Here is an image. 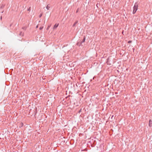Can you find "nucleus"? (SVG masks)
<instances>
[{
  "label": "nucleus",
  "instance_id": "f257e3e1",
  "mask_svg": "<svg viewBox=\"0 0 152 152\" xmlns=\"http://www.w3.org/2000/svg\"><path fill=\"white\" fill-rule=\"evenodd\" d=\"M138 8V4L136 2L135 3L133 7V13L134 14L136 12Z\"/></svg>",
  "mask_w": 152,
  "mask_h": 152
},
{
  "label": "nucleus",
  "instance_id": "f03ea898",
  "mask_svg": "<svg viewBox=\"0 0 152 152\" xmlns=\"http://www.w3.org/2000/svg\"><path fill=\"white\" fill-rule=\"evenodd\" d=\"M58 25H59V24L58 23V24H56H56L54 25V26H53V29H56L58 27Z\"/></svg>",
  "mask_w": 152,
  "mask_h": 152
},
{
  "label": "nucleus",
  "instance_id": "7ed1b4c3",
  "mask_svg": "<svg viewBox=\"0 0 152 152\" xmlns=\"http://www.w3.org/2000/svg\"><path fill=\"white\" fill-rule=\"evenodd\" d=\"M149 125L150 127L152 126V121L151 119L149 121Z\"/></svg>",
  "mask_w": 152,
  "mask_h": 152
},
{
  "label": "nucleus",
  "instance_id": "20e7f679",
  "mask_svg": "<svg viewBox=\"0 0 152 152\" xmlns=\"http://www.w3.org/2000/svg\"><path fill=\"white\" fill-rule=\"evenodd\" d=\"M46 8L47 10H49L50 8V5L49 4H48L46 7Z\"/></svg>",
  "mask_w": 152,
  "mask_h": 152
},
{
  "label": "nucleus",
  "instance_id": "39448f33",
  "mask_svg": "<svg viewBox=\"0 0 152 152\" xmlns=\"http://www.w3.org/2000/svg\"><path fill=\"white\" fill-rule=\"evenodd\" d=\"M77 23H78V21H76L75 22V23H74V24L72 26L73 27H74L75 26V25Z\"/></svg>",
  "mask_w": 152,
  "mask_h": 152
},
{
  "label": "nucleus",
  "instance_id": "423d86ee",
  "mask_svg": "<svg viewBox=\"0 0 152 152\" xmlns=\"http://www.w3.org/2000/svg\"><path fill=\"white\" fill-rule=\"evenodd\" d=\"M85 39H86L85 38V37H84L83 38V39L81 42V43L84 42H85Z\"/></svg>",
  "mask_w": 152,
  "mask_h": 152
},
{
  "label": "nucleus",
  "instance_id": "0eeeda50",
  "mask_svg": "<svg viewBox=\"0 0 152 152\" xmlns=\"http://www.w3.org/2000/svg\"><path fill=\"white\" fill-rule=\"evenodd\" d=\"M4 7V5H2L1 7V8H3Z\"/></svg>",
  "mask_w": 152,
  "mask_h": 152
},
{
  "label": "nucleus",
  "instance_id": "6e6552de",
  "mask_svg": "<svg viewBox=\"0 0 152 152\" xmlns=\"http://www.w3.org/2000/svg\"><path fill=\"white\" fill-rule=\"evenodd\" d=\"M132 42V41H128V43H131Z\"/></svg>",
  "mask_w": 152,
  "mask_h": 152
},
{
  "label": "nucleus",
  "instance_id": "1a4fd4ad",
  "mask_svg": "<svg viewBox=\"0 0 152 152\" xmlns=\"http://www.w3.org/2000/svg\"><path fill=\"white\" fill-rule=\"evenodd\" d=\"M22 28L24 30H25L26 29V28L25 27H23Z\"/></svg>",
  "mask_w": 152,
  "mask_h": 152
},
{
  "label": "nucleus",
  "instance_id": "9d476101",
  "mask_svg": "<svg viewBox=\"0 0 152 152\" xmlns=\"http://www.w3.org/2000/svg\"><path fill=\"white\" fill-rule=\"evenodd\" d=\"M30 7L28 9V11H29L30 10Z\"/></svg>",
  "mask_w": 152,
  "mask_h": 152
},
{
  "label": "nucleus",
  "instance_id": "9b49d317",
  "mask_svg": "<svg viewBox=\"0 0 152 152\" xmlns=\"http://www.w3.org/2000/svg\"><path fill=\"white\" fill-rule=\"evenodd\" d=\"M22 32H20V35H21V34H22Z\"/></svg>",
  "mask_w": 152,
  "mask_h": 152
},
{
  "label": "nucleus",
  "instance_id": "f8f14e48",
  "mask_svg": "<svg viewBox=\"0 0 152 152\" xmlns=\"http://www.w3.org/2000/svg\"><path fill=\"white\" fill-rule=\"evenodd\" d=\"M42 27H40L39 28L40 29H42Z\"/></svg>",
  "mask_w": 152,
  "mask_h": 152
},
{
  "label": "nucleus",
  "instance_id": "ddd939ff",
  "mask_svg": "<svg viewBox=\"0 0 152 152\" xmlns=\"http://www.w3.org/2000/svg\"><path fill=\"white\" fill-rule=\"evenodd\" d=\"M2 18V16H1V18H0V19H1V20Z\"/></svg>",
  "mask_w": 152,
  "mask_h": 152
},
{
  "label": "nucleus",
  "instance_id": "4468645a",
  "mask_svg": "<svg viewBox=\"0 0 152 152\" xmlns=\"http://www.w3.org/2000/svg\"><path fill=\"white\" fill-rule=\"evenodd\" d=\"M78 10H79V9H77V12L78 11Z\"/></svg>",
  "mask_w": 152,
  "mask_h": 152
},
{
  "label": "nucleus",
  "instance_id": "2eb2a0df",
  "mask_svg": "<svg viewBox=\"0 0 152 152\" xmlns=\"http://www.w3.org/2000/svg\"><path fill=\"white\" fill-rule=\"evenodd\" d=\"M49 27H50L49 26H48V27L47 28V29H49Z\"/></svg>",
  "mask_w": 152,
  "mask_h": 152
},
{
  "label": "nucleus",
  "instance_id": "dca6fc26",
  "mask_svg": "<svg viewBox=\"0 0 152 152\" xmlns=\"http://www.w3.org/2000/svg\"><path fill=\"white\" fill-rule=\"evenodd\" d=\"M42 15H40V16H39V17H41V16H42Z\"/></svg>",
  "mask_w": 152,
  "mask_h": 152
},
{
  "label": "nucleus",
  "instance_id": "f3484780",
  "mask_svg": "<svg viewBox=\"0 0 152 152\" xmlns=\"http://www.w3.org/2000/svg\"><path fill=\"white\" fill-rule=\"evenodd\" d=\"M81 110H80L79 112H80V111H81Z\"/></svg>",
  "mask_w": 152,
  "mask_h": 152
},
{
  "label": "nucleus",
  "instance_id": "a211bd4d",
  "mask_svg": "<svg viewBox=\"0 0 152 152\" xmlns=\"http://www.w3.org/2000/svg\"><path fill=\"white\" fill-rule=\"evenodd\" d=\"M3 12H4V11H2V13H3Z\"/></svg>",
  "mask_w": 152,
  "mask_h": 152
}]
</instances>
